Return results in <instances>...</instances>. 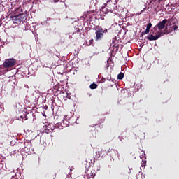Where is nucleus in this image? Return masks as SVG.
Wrapping results in <instances>:
<instances>
[{
	"mask_svg": "<svg viewBox=\"0 0 179 179\" xmlns=\"http://www.w3.org/2000/svg\"><path fill=\"white\" fill-rule=\"evenodd\" d=\"M108 33V29H103L102 27L97 26L95 27V41H101L103 39L104 35Z\"/></svg>",
	"mask_w": 179,
	"mask_h": 179,
	"instance_id": "f257e3e1",
	"label": "nucleus"
},
{
	"mask_svg": "<svg viewBox=\"0 0 179 179\" xmlns=\"http://www.w3.org/2000/svg\"><path fill=\"white\" fill-rule=\"evenodd\" d=\"M94 162H95V158H94Z\"/></svg>",
	"mask_w": 179,
	"mask_h": 179,
	"instance_id": "5701e85b",
	"label": "nucleus"
},
{
	"mask_svg": "<svg viewBox=\"0 0 179 179\" xmlns=\"http://www.w3.org/2000/svg\"><path fill=\"white\" fill-rule=\"evenodd\" d=\"M15 179H19V178H15Z\"/></svg>",
	"mask_w": 179,
	"mask_h": 179,
	"instance_id": "a878e982",
	"label": "nucleus"
},
{
	"mask_svg": "<svg viewBox=\"0 0 179 179\" xmlns=\"http://www.w3.org/2000/svg\"><path fill=\"white\" fill-rule=\"evenodd\" d=\"M101 155L102 153L108 154V151L106 149H102L101 151L99 152Z\"/></svg>",
	"mask_w": 179,
	"mask_h": 179,
	"instance_id": "dca6fc26",
	"label": "nucleus"
},
{
	"mask_svg": "<svg viewBox=\"0 0 179 179\" xmlns=\"http://www.w3.org/2000/svg\"><path fill=\"white\" fill-rule=\"evenodd\" d=\"M124 73L121 72L120 73L118 74L117 79L121 80H122L124 78Z\"/></svg>",
	"mask_w": 179,
	"mask_h": 179,
	"instance_id": "4468645a",
	"label": "nucleus"
},
{
	"mask_svg": "<svg viewBox=\"0 0 179 179\" xmlns=\"http://www.w3.org/2000/svg\"><path fill=\"white\" fill-rule=\"evenodd\" d=\"M108 80H109V81H110V79H108Z\"/></svg>",
	"mask_w": 179,
	"mask_h": 179,
	"instance_id": "b1692460",
	"label": "nucleus"
},
{
	"mask_svg": "<svg viewBox=\"0 0 179 179\" xmlns=\"http://www.w3.org/2000/svg\"><path fill=\"white\" fill-rule=\"evenodd\" d=\"M166 31H169V34L171 33V31H173V28L171 27L169 29H168L167 27H166L164 31H161V33H166Z\"/></svg>",
	"mask_w": 179,
	"mask_h": 179,
	"instance_id": "ddd939ff",
	"label": "nucleus"
},
{
	"mask_svg": "<svg viewBox=\"0 0 179 179\" xmlns=\"http://www.w3.org/2000/svg\"><path fill=\"white\" fill-rule=\"evenodd\" d=\"M145 8L143 10H141L140 13H136V16H139V15H142V13H143V12H145Z\"/></svg>",
	"mask_w": 179,
	"mask_h": 179,
	"instance_id": "f3484780",
	"label": "nucleus"
},
{
	"mask_svg": "<svg viewBox=\"0 0 179 179\" xmlns=\"http://www.w3.org/2000/svg\"><path fill=\"white\" fill-rule=\"evenodd\" d=\"M130 173H131V169H129V174H130Z\"/></svg>",
	"mask_w": 179,
	"mask_h": 179,
	"instance_id": "4be33fe9",
	"label": "nucleus"
},
{
	"mask_svg": "<svg viewBox=\"0 0 179 179\" xmlns=\"http://www.w3.org/2000/svg\"><path fill=\"white\" fill-rule=\"evenodd\" d=\"M119 138H120V141H122V140H124V138L122 136H119Z\"/></svg>",
	"mask_w": 179,
	"mask_h": 179,
	"instance_id": "aec40b11",
	"label": "nucleus"
},
{
	"mask_svg": "<svg viewBox=\"0 0 179 179\" xmlns=\"http://www.w3.org/2000/svg\"><path fill=\"white\" fill-rule=\"evenodd\" d=\"M144 34H143V32H142V34L141 36V38L143 37Z\"/></svg>",
	"mask_w": 179,
	"mask_h": 179,
	"instance_id": "412c9836",
	"label": "nucleus"
},
{
	"mask_svg": "<svg viewBox=\"0 0 179 179\" xmlns=\"http://www.w3.org/2000/svg\"><path fill=\"white\" fill-rule=\"evenodd\" d=\"M93 42H94V40H93V39L90 40V41H89V45H93Z\"/></svg>",
	"mask_w": 179,
	"mask_h": 179,
	"instance_id": "a211bd4d",
	"label": "nucleus"
},
{
	"mask_svg": "<svg viewBox=\"0 0 179 179\" xmlns=\"http://www.w3.org/2000/svg\"><path fill=\"white\" fill-rule=\"evenodd\" d=\"M169 33V31H166V32H157V35L154 36V35H149L148 36L147 38L148 40H149L150 41H157L159 38H160L162 36H164L165 35H168Z\"/></svg>",
	"mask_w": 179,
	"mask_h": 179,
	"instance_id": "7ed1b4c3",
	"label": "nucleus"
},
{
	"mask_svg": "<svg viewBox=\"0 0 179 179\" xmlns=\"http://www.w3.org/2000/svg\"><path fill=\"white\" fill-rule=\"evenodd\" d=\"M154 35H155L156 34L153 33Z\"/></svg>",
	"mask_w": 179,
	"mask_h": 179,
	"instance_id": "393cba45",
	"label": "nucleus"
},
{
	"mask_svg": "<svg viewBox=\"0 0 179 179\" xmlns=\"http://www.w3.org/2000/svg\"><path fill=\"white\" fill-rule=\"evenodd\" d=\"M56 129L62 130L63 129V126L59 123H57L55 126V131Z\"/></svg>",
	"mask_w": 179,
	"mask_h": 179,
	"instance_id": "1a4fd4ad",
	"label": "nucleus"
},
{
	"mask_svg": "<svg viewBox=\"0 0 179 179\" xmlns=\"http://www.w3.org/2000/svg\"><path fill=\"white\" fill-rule=\"evenodd\" d=\"M152 24L151 22L148 23L147 25L146 30L143 32V35L148 34L150 33V29H151Z\"/></svg>",
	"mask_w": 179,
	"mask_h": 179,
	"instance_id": "0eeeda50",
	"label": "nucleus"
},
{
	"mask_svg": "<svg viewBox=\"0 0 179 179\" xmlns=\"http://www.w3.org/2000/svg\"><path fill=\"white\" fill-rule=\"evenodd\" d=\"M88 176H90V178H94L96 176L95 170H92L90 173H88Z\"/></svg>",
	"mask_w": 179,
	"mask_h": 179,
	"instance_id": "9b49d317",
	"label": "nucleus"
},
{
	"mask_svg": "<svg viewBox=\"0 0 179 179\" xmlns=\"http://www.w3.org/2000/svg\"><path fill=\"white\" fill-rule=\"evenodd\" d=\"M16 63L17 61L15 58L6 59L3 64V67L4 69L13 68V66H16Z\"/></svg>",
	"mask_w": 179,
	"mask_h": 179,
	"instance_id": "f03ea898",
	"label": "nucleus"
},
{
	"mask_svg": "<svg viewBox=\"0 0 179 179\" xmlns=\"http://www.w3.org/2000/svg\"><path fill=\"white\" fill-rule=\"evenodd\" d=\"M44 129L43 131V133L48 134L52 132H55V125L52 123H50L48 124H46L45 126L43 127Z\"/></svg>",
	"mask_w": 179,
	"mask_h": 179,
	"instance_id": "20e7f679",
	"label": "nucleus"
},
{
	"mask_svg": "<svg viewBox=\"0 0 179 179\" xmlns=\"http://www.w3.org/2000/svg\"><path fill=\"white\" fill-rule=\"evenodd\" d=\"M11 18L13 19L14 24H20V23H22V21L20 20V15H15L11 17Z\"/></svg>",
	"mask_w": 179,
	"mask_h": 179,
	"instance_id": "423d86ee",
	"label": "nucleus"
},
{
	"mask_svg": "<svg viewBox=\"0 0 179 179\" xmlns=\"http://www.w3.org/2000/svg\"><path fill=\"white\" fill-rule=\"evenodd\" d=\"M17 16H20V19L21 22H23L26 19V15H24V13H20L17 15Z\"/></svg>",
	"mask_w": 179,
	"mask_h": 179,
	"instance_id": "9d476101",
	"label": "nucleus"
},
{
	"mask_svg": "<svg viewBox=\"0 0 179 179\" xmlns=\"http://www.w3.org/2000/svg\"><path fill=\"white\" fill-rule=\"evenodd\" d=\"M178 28V27L177 25H173L171 29H173V30H177V29Z\"/></svg>",
	"mask_w": 179,
	"mask_h": 179,
	"instance_id": "6ab92c4d",
	"label": "nucleus"
},
{
	"mask_svg": "<svg viewBox=\"0 0 179 179\" xmlns=\"http://www.w3.org/2000/svg\"><path fill=\"white\" fill-rule=\"evenodd\" d=\"M168 20L164 19L162 21H160L155 27H154V30L155 31H156L157 29H159V30H163V29L166 26V23H167Z\"/></svg>",
	"mask_w": 179,
	"mask_h": 179,
	"instance_id": "39448f33",
	"label": "nucleus"
},
{
	"mask_svg": "<svg viewBox=\"0 0 179 179\" xmlns=\"http://www.w3.org/2000/svg\"><path fill=\"white\" fill-rule=\"evenodd\" d=\"M19 10H20L21 13L23 12V8H22L21 7H18L15 9V12L16 13H20V12H19Z\"/></svg>",
	"mask_w": 179,
	"mask_h": 179,
	"instance_id": "2eb2a0df",
	"label": "nucleus"
},
{
	"mask_svg": "<svg viewBox=\"0 0 179 179\" xmlns=\"http://www.w3.org/2000/svg\"><path fill=\"white\" fill-rule=\"evenodd\" d=\"M54 90L55 91V92H61L62 90V85H57L53 87Z\"/></svg>",
	"mask_w": 179,
	"mask_h": 179,
	"instance_id": "6e6552de",
	"label": "nucleus"
},
{
	"mask_svg": "<svg viewBox=\"0 0 179 179\" xmlns=\"http://www.w3.org/2000/svg\"><path fill=\"white\" fill-rule=\"evenodd\" d=\"M97 87H98V85L94 83L91 84L90 86L91 90H95V89L97 88Z\"/></svg>",
	"mask_w": 179,
	"mask_h": 179,
	"instance_id": "f8f14e48",
	"label": "nucleus"
}]
</instances>
